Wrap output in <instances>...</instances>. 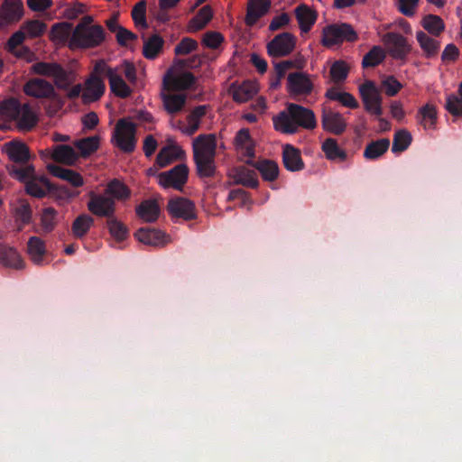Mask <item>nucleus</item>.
Segmentation results:
<instances>
[{
	"label": "nucleus",
	"instance_id": "24",
	"mask_svg": "<svg viewBox=\"0 0 462 462\" xmlns=\"http://www.w3.org/2000/svg\"><path fill=\"white\" fill-rule=\"evenodd\" d=\"M47 169L53 176L69 182L74 188L82 187L85 183L82 175L70 169L61 168L57 165H48Z\"/></svg>",
	"mask_w": 462,
	"mask_h": 462
},
{
	"label": "nucleus",
	"instance_id": "19",
	"mask_svg": "<svg viewBox=\"0 0 462 462\" xmlns=\"http://www.w3.org/2000/svg\"><path fill=\"white\" fill-rule=\"evenodd\" d=\"M168 210L174 217L190 219L195 217L193 202L185 198L171 199L168 203Z\"/></svg>",
	"mask_w": 462,
	"mask_h": 462
},
{
	"label": "nucleus",
	"instance_id": "7",
	"mask_svg": "<svg viewBox=\"0 0 462 462\" xmlns=\"http://www.w3.org/2000/svg\"><path fill=\"white\" fill-rule=\"evenodd\" d=\"M195 82L193 75L183 69L180 62H176L163 77L165 90H183L190 88Z\"/></svg>",
	"mask_w": 462,
	"mask_h": 462
},
{
	"label": "nucleus",
	"instance_id": "32",
	"mask_svg": "<svg viewBox=\"0 0 462 462\" xmlns=\"http://www.w3.org/2000/svg\"><path fill=\"white\" fill-rule=\"evenodd\" d=\"M416 118L424 129H434L438 119L436 106L431 103L422 106L418 110Z\"/></svg>",
	"mask_w": 462,
	"mask_h": 462
},
{
	"label": "nucleus",
	"instance_id": "64",
	"mask_svg": "<svg viewBox=\"0 0 462 462\" xmlns=\"http://www.w3.org/2000/svg\"><path fill=\"white\" fill-rule=\"evenodd\" d=\"M198 47V42L191 38H183L180 42L175 47V53L177 55H187Z\"/></svg>",
	"mask_w": 462,
	"mask_h": 462
},
{
	"label": "nucleus",
	"instance_id": "1",
	"mask_svg": "<svg viewBox=\"0 0 462 462\" xmlns=\"http://www.w3.org/2000/svg\"><path fill=\"white\" fill-rule=\"evenodd\" d=\"M273 120L274 128L282 134H294L299 127L314 129L317 125L313 111L292 103L288 104Z\"/></svg>",
	"mask_w": 462,
	"mask_h": 462
},
{
	"label": "nucleus",
	"instance_id": "63",
	"mask_svg": "<svg viewBox=\"0 0 462 462\" xmlns=\"http://www.w3.org/2000/svg\"><path fill=\"white\" fill-rule=\"evenodd\" d=\"M132 16L135 25L139 28H145L147 26L145 19V3L139 2L132 11Z\"/></svg>",
	"mask_w": 462,
	"mask_h": 462
},
{
	"label": "nucleus",
	"instance_id": "54",
	"mask_svg": "<svg viewBox=\"0 0 462 462\" xmlns=\"http://www.w3.org/2000/svg\"><path fill=\"white\" fill-rule=\"evenodd\" d=\"M22 29L23 30L26 36L30 38H36L40 37L46 32L47 25L45 23L40 20H32L24 23L22 26Z\"/></svg>",
	"mask_w": 462,
	"mask_h": 462
},
{
	"label": "nucleus",
	"instance_id": "50",
	"mask_svg": "<svg viewBox=\"0 0 462 462\" xmlns=\"http://www.w3.org/2000/svg\"><path fill=\"white\" fill-rule=\"evenodd\" d=\"M296 16L302 31L307 32L316 21L314 12L309 7L302 5L296 9Z\"/></svg>",
	"mask_w": 462,
	"mask_h": 462
},
{
	"label": "nucleus",
	"instance_id": "42",
	"mask_svg": "<svg viewBox=\"0 0 462 462\" xmlns=\"http://www.w3.org/2000/svg\"><path fill=\"white\" fill-rule=\"evenodd\" d=\"M212 18V11L210 7L204 6L199 10L198 14L192 18L188 26L187 31L189 32H196L201 29H203L207 23L210 21Z\"/></svg>",
	"mask_w": 462,
	"mask_h": 462
},
{
	"label": "nucleus",
	"instance_id": "26",
	"mask_svg": "<svg viewBox=\"0 0 462 462\" xmlns=\"http://www.w3.org/2000/svg\"><path fill=\"white\" fill-rule=\"evenodd\" d=\"M25 191L36 198L45 196L51 190V183L44 175L34 174L25 185Z\"/></svg>",
	"mask_w": 462,
	"mask_h": 462
},
{
	"label": "nucleus",
	"instance_id": "37",
	"mask_svg": "<svg viewBox=\"0 0 462 462\" xmlns=\"http://www.w3.org/2000/svg\"><path fill=\"white\" fill-rule=\"evenodd\" d=\"M136 213L143 221L153 222L160 215V208L155 200H145L136 208Z\"/></svg>",
	"mask_w": 462,
	"mask_h": 462
},
{
	"label": "nucleus",
	"instance_id": "14",
	"mask_svg": "<svg viewBox=\"0 0 462 462\" xmlns=\"http://www.w3.org/2000/svg\"><path fill=\"white\" fill-rule=\"evenodd\" d=\"M383 42L394 59H405L411 51L406 39L397 33L390 32L383 36Z\"/></svg>",
	"mask_w": 462,
	"mask_h": 462
},
{
	"label": "nucleus",
	"instance_id": "10",
	"mask_svg": "<svg viewBox=\"0 0 462 462\" xmlns=\"http://www.w3.org/2000/svg\"><path fill=\"white\" fill-rule=\"evenodd\" d=\"M55 85L40 78L29 79L23 85V92L25 95L37 99L57 100L59 95L56 92Z\"/></svg>",
	"mask_w": 462,
	"mask_h": 462
},
{
	"label": "nucleus",
	"instance_id": "27",
	"mask_svg": "<svg viewBox=\"0 0 462 462\" xmlns=\"http://www.w3.org/2000/svg\"><path fill=\"white\" fill-rule=\"evenodd\" d=\"M14 120L20 130L28 131L36 125L37 116L28 105L20 106L18 104V112L15 114Z\"/></svg>",
	"mask_w": 462,
	"mask_h": 462
},
{
	"label": "nucleus",
	"instance_id": "15",
	"mask_svg": "<svg viewBox=\"0 0 462 462\" xmlns=\"http://www.w3.org/2000/svg\"><path fill=\"white\" fill-rule=\"evenodd\" d=\"M40 153L42 158L50 156L53 161L66 165H73L79 156L73 147L66 144L56 145Z\"/></svg>",
	"mask_w": 462,
	"mask_h": 462
},
{
	"label": "nucleus",
	"instance_id": "11",
	"mask_svg": "<svg viewBox=\"0 0 462 462\" xmlns=\"http://www.w3.org/2000/svg\"><path fill=\"white\" fill-rule=\"evenodd\" d=\"M87 208L88 211L97 217L110 218L116 211V204L112 198L105 194H97L94 191L88 193Z\"/></svg>",
	"mask_w": 462,
	"mask_h": 462
},
{
	"label": "nucleus",
	"instance_id": "13",
	"mask_svg": "<svg viewBox=\"0 0 462 462\" xmlns=\"http://www.w3.org/2000/svg\"><path fill=\"white\" fill-rule=\"evenodd\" d=\"M1 151L15 163H26L31 159L29 147L20 140H12L4 143Z\"/></svg>",
	"mask_w": 462,
	"mask_h": 462
},
{
	"label": "nucleus",
	"instance_id": "39",
	"mask_svg": "<svg viewBox=\"0 0 462 462\" xmlns=\"http://www.w3.org/2000/svg\"><path fill=\"white\" fill-rule=\"evenodd\" d=\"M10 205L17 221L23 224H27L31 221L32 210L27 200L16 199Z\"/></svg>",
	"mask_w": 462,
	"mask_h": 462
},
{
	"label": "nucleus",
	"instance_id": "20",
	"mask_svg": "<svg viewBox=\"0 0 462 462\" xmlns=\"http://www.w3.org/2000/svg\"><path fill=\"white\" fill-rule=\"evenodd\" d=\"M322 127L327 132L340 134L345 131L346 123L340 113L324 110L322 114Z\"/></svg>",
	"mask_w": 462,
	"mask_h": 462
},
{
	"label": "nucleus",
	"instance_id": "44",
	"mask_svg": "<svg viewBox=\"0 0 462 462\" xmlns=\"http://www.w3.org/2000/svg\"><path fill=\"white\" fill-rule=\"evenodd\" d=\"M106 195L112 198L114 201L125 200L130 197V190L123 182L114 180L107 184Z\"/></svg>",
	"mask_w": 462,
	"mask_h": 462
},
{
	"label": "nucleus",
	"instance_id": "3",
	"mask_svg": "<svg viewBox=\"0 0 462 462\" xmlns=\"http://www.w3.org/2000/svg\"><path fill=\"white\" fill-rule=\"evenodd\" d=\"M216 148L214 134H200L193 140V156L200 176L208 177L214 173Z\"/></svg>",
	"mask_w": 462,
	"mask_h": 462
},
{
	"label": "nucleus",
	"instance_id": "47",
	"mask_svg": "<svg viewBox=\"0 0 462 462\" xmlns=\"http://www.w3.org/2000/svg\"><path fill=\"white\" fill-rule=\"evenodd\" d=\"M322 151L326 158L330 161H343L346 158L345 152L338 146L337 141L333 138H328L322 143Z\"/></svg>",
	"mask_w": 462,
	"mask_h": 462
},
{
	"label": "nucleus",
	"instance_id": "25",
	"mask_svg": "<svg viewBox=\"0 0 462 462\" xmlns=\"http://www.w3.org/2000/svg\"><path fill=\"white\" fill-rule=\"evenodd\" d=\"M0 263L14 269H21L24 266V261L20 253L14 247L4 245H0Z\"/></svg>",
	"mask_w": 462,
	"mask_h": 462
},
{
	"label": "nucleus",
	"instance_id": "5",
	"mask_svg": "<svg viewBox=\"0 0 462 462\" xmlns=\"http://www.w3.org/2000/svg\"><path fill=\"white\" fill-rule=\"evenodd\" d=\"M112 143L124 152H132L134 149L135 125L129 118L117 121L113 132Z\"/></svg>",
	"mask_w": 462,
	"mask_h": 462
},
{
	"label": "nucleus",
	"instance_id": "36",
	"mask_svg": "<svg viewBox=\"0 0 462 462\" xmlns=\"http://www.w3.org/2000/svg\"><path fill=\"white\" fill-rule=\"evenodd\" d=\"M164 40L158 34L146 39L143 42V54L146 59H155L162 51Z\"/></svg>",
	"mask_w": 462,
	"mask_h": 462
},
{
	"label": "nucleus",
	"instance_id": "33",
	"mask_svg": "<svg viewBox=\"0 0 462 462\" xmlns=\"http://www.w3.org/2000/svg\"><path fill=\"white\" fill-rule=\"evenodd\" d=\"M282 159L284 166L289 171H295L303 168L300 151L291 144L283 146Z\"/></svg>",
	"mask_w": 462,
	"mask_h": 462
},
{
	"label": "nucleus",
	"instance_id": "30",
	"mask_svg": "<svg viewBox=\"0 0 462 462\" xmlns=\"http://www.w3.org/2000/svg\"><path fill=\"white\" fill-rule=\"evenodd\" d=\"M270 5V0H250L245 17L246 23L254 25L261 16L267 13Z\"/></svg>",
	"mask_w": 462,
	"mask_h": 462
},
{
	"label": "nucleus",
	"instance_id": "45",
	"mask_svg": "<svg viewBox=\"0 0 462 462\" xmlns=\"http://www.w3.org/2000/svg\"><path fill=\"white\" fill-rule=\"evenodd\" d=\"M421 26L430 34L438 36L445 29L443 20L435 14L425 15L420 22Z\"/></svg>",
	"mask_w": 462,
	"mask_h": 462
},
{
	"label": "nucleus",
	"instance_id": "59",
	"mask_svg": "<svg viewBox=\"0 0 462 462\" xmlns=\"http://www.w3.org/2000/svg\"><path fill=\"white\" fill-rule=\"evenodd\" d=\"M385 58L384 51L379 47L374 46L363 59L364 67H374L381 63Z\"/></svg>",
	"mask_w": 462,
	"mask_h": 462
},
{
	"label": "nucleus",
	"instance_id": "60",
	"mask_svg": "<svg viewBox=\"0 0 462 462\" xmlns=\"http://www.w3.org/2000/svg\"><path fill=\"white\" fill-rule=\"evenodd\" d=\"M349 67L342 60L334 62L330 68V77L334 82L344 81L348 74Z\"/></svg>",
	"mask_w": 462,
	"mask_h": 462
},
{
	"label": "nucleus",
	"instance_id": "18",
	"mask_svg": "<svg viewBox=\"0 0 462 462\" xmlns=\"http://www.w3.org/2000/svg\"><path fill=\"white\" fill-rule=\"evenodd\" d=\"M313 84L308 75L296 72L288 76V92L291 95H308L312 90Z\"/></svg>",
	"mask_w": 462,
	"mask_h": 462
},
{
	"label": "nucleus",
	"instance_id": "55",
	"mask_svg": "<svg viewBox=\"0 0 462 462\" xmlns=\"http://www.w3.org/2000/svg\"><path fill=\"white\" fill-rule=\"evenodd\" d=\"M412 140L411 134L407 130H400L395 133L393 143V152H403L411 144Z\"/></svg>",
	"mask_w": 462,
	"mask_h": 462
},
{
	"label": "nucleus",
	"instance_id": "4",
	"mask_svg": "<svg viewBox=\"0 0 462 462\" xmlns=\"http://www.w3.org/2000/svg\"><path fill=\"white\" fill-rule=\"evenodd\" d=\"M30 71L35 75L52 79L53 84L60 89L68 88L74 81L72 73L57 62H35L31 66Z\"/></svg>",
	"mask_w": 462,
	"mask_h": 462
},
{
	"label": "nucleus",
	"instance_id": "49",
	"mask_svg": "<svg viewBox=\"0 0 462 462\" xmlns=\"http://www.w3.org/2000/svg\"><path fill=\"white\" fill-rule=\"evenodd\" d=\"M255 168L260 171L265 180L272 181L278 177L279 168L276 162L263 160L256 162Z\"/></svg>",
	"mask_w": 462,
	"mask_h": 462
},
{
	"label": "nucleus",
	"instance_id": "41",
	"mask_svg": "<svg viewBox=\"0 0 462 462\" xmlns=\"http://www.w3.org/2000/svg\"><path fill=\"white\" fill-rule=\"evenodd\" d=\"M326 97L334 101L339 102L346 107L356 108L358 107V102L353 95L350 93L341 91L337 88H330L326 92Z\"/></svg>",
	"mask_w": 462,
	"mask_h": 462
},
{
	"label": "nucleus",
	"instance_id": "62",
	"mask_svg": "<svg viewBox=\"0 0 462 462\" xmlns=\"http://www.w3.org/2000/svg\"><path fill=\"white\" fill-rule=\"evenodd\" d=\"M223 42L224 37L218 32H207L202 37V44L212 50H217Z\"/></svg>",
	"mask_w": 462,
	"mask_h": 462
},
{
	"label": "nucleus",
	"instance_id": "34",
	"mask_svg": "<svg viewBox=\"0 0 462 462\" xmlns=\"http://www.w3.org/2000/svg\"><path fill=\"white\" fill-rule=\"evenodd\" d=\"M107 77L111 91L120 97H126L131 94L130 88L122 79L116 69H108Z\"/></svg>",
	"mask_w": 462,
	"mask_h": 462
},
{
	"label": "nucleus",
	"instance_id": "51",
	"mask_svg": "<svg viewBox=\"0 0 462 462\" xmlns=\"http://www.w3.org/2000/svg\"><path fill=\"white\" fill-rule=\"evenodd\" d=\"M388 139H381L368 144L365 150L364 155L366 159H376L383 155L389 148Z\"/></svg>",
	"mask_w": 462,
	"mask_h": 462
},
{
	"label": "nucleus",
	"instance_id": "38",
	"mask_svg": "<svg viewBox=\"0 0 462 462\" xmlns=\"http://www.w3.org/2000/svg\"><path fill=\"white\" fill-rule=\"evenodd\" d=\"M18 112V102L14 99L0 103V129L5 128L8 122L14 120Z\"/></svg>",
	"mask_w": 462,
	"mask_h": 462
},
{
	"label": "nucleus",
	"instance_id": "21",
	"mask_svg": "<svg viewBox=\"0 0 462 462\" xmlns=\"http://www.w3.org/2000/svg\"><path fill=\"white\" fill-rule=\"evenodd\" d=\"M24 13L22 0H4L0 6V14L7 24L18 22Z\"/></svg>",
	"mask_w": 462,
	"mask_h": 462
},
{
	"label": "nucleus",
	"instance_id": "40",
	"mask_svg": "<svg viewBox=\"0 0 462 462\" xmlns=\"http://www.w3.org/2000/svg\"><path fill=\"white\" fill-rule=\"evenodd\" d=\"M416 38L426 57L430 58L438 53L440 46L438 41L430 37L422 31L417 32Z\"/></svg>",
	"mask_w": 462,
	"mask_h": 462
},
{
	"label": "nucleus",
	"instance_id": "12",
	"mask_svg": "<svg viewBox=\"0 0 462 462\" xmlns=\"http://www.w3.org/2000/svg\"><path fill=\"white\" fill-rule=\"evenodd\" d=\"M75 26L68 22L54 23L50 32V41L57 47L66 46L70 50V42L74 38Z\"/></svg>",
	"mask_w": 462,
	"mask_h": 462
},
{
	"label": "nucleus",
	"instance_id": "29",
	"mask_svg": "<svg viewBox=\"0 0 462 462\" xmlns=\"http://www.w3.org/2000/svg\"><path fill=\"white\" fill-rule=\"evenodd\" d=\"M235 144L237 152L245 158L251 159L254 156V142L247 129L243 128L238 131Z\"/></svg>",
	"mask_w": 462,
	"mask_h": 462
},
{
	"label": "nucleus",
	"instance_id": "22",
	"mask_svg": "<svg viewBox=\"0 0 462 462\" xmlns=\"http://www.w3.org/2000/svg\"><path fill=\"white\" fill-rule=\"evenodd\" d=\"M230 91L235 101L238 103H245L257 94L259 91V85L256 81H244L241 84H233Z\"/></svg>",
	"mask_w": 462,
	"mask_h": 462
},
{
	"label": "nucleus",
	"instance_id": "17",
	"mask_svg": "<svg viewBox=\"0 0 462 462\" xmlns=\"http://www.w3.org/2000/svg\"><path fill=\"white\" fill-rule=\"evenodd\" d=\"M105 83L96 74H92L84 83L82 101L89 104L98 100L105 92Z\"/></svg>",
	"mask_w": 462,
	"mask_h": 462
},
{
	"label": "nucleus",
	"instance_id": "16",
	"mask_svg": "<svg viewBox=\"0 0 462 462\" xmlns=\"http://www.w3.org/2000/svg\"><path fill=\"white\" fill-rule=\"evenodd\" d=\"M294 47V37L288 32H284L275 36L268 43L267 51L270 56L282 57L291 52Z\"/></svg>",
	"mask_w": 462,
	"mask_h": 462
},
{
	"label": "nucleus",
	"instance_id": "43",
	"mask_svg": "<svg viewBox=\"0 0 462 462\" xmlns=\"http://www.w3.org/2000/svg\"><path fill=\"white\" fill-rule=\"evenodd\" d=\"M7 171L12 178L23 183L24 186L29 182V180L34 176L36 172L32 164H27L23 167L12 165L7 167Z\"/></svg>",
	"mask_w": 462,
	"mask_h": 462
},
{
	"label": "nucleus",
	"instance_id": "31",
	"mask_svg": "<svg viewBox=\"0 0 462 462\" xmlns=\"http://www.w3.org/2000/svg\"><path fill=\"white\" fill-rule=\"evenodd\" d=\"M206 114L205 106H198L196 107L187 117L186 124H183L179 126L180 131L186 135H192L195 134L201 123L202 117Z\"/></svg>",
	"mask_w": 462,
	"mask_h": 462
},
{
	"label": "nucleus",
	"instance_id": "53",
	"mask_svg": "<svg viewBox=\"0 0 462 462\" xmlns=\"http://www.w3.org/2000/svg\"><path fill=\"white\" fill-rule=\"evenodd\" d=\"M106 225L111 236L114 237L115 240L120 242L127 237V228L122 222H120L114 216L107 219Z\"/></svg>",
	"mask_w": 462,
	"mask_h": 462
},
{
	"label": "nucleus",
	"instance_id": "6",
	"mask_svg": "<svg viewBox=\"0 0 462 462\" xmlns=\"http://www.w3.org/2000/svg\"><path fill=\"white\" fill-rule=\"evenodd\" d=\"M358 92L365 111L371 115L381 116L383 115V96L376 84L372 80H365L359 85Z\"/></svg>",
	"mask_w": 462,
	"mask_h": 462
},
{
	"label": "nucleus",
	"instance_id": "35",
	"mask_svg": "<svg viewBox=\"0 0 462 462\" xmlns=\"http://www.w3.org/2000/svg\"><path fill=\"white\" fill-rule=\"evenodd\" d=\"M27 252L31 260L35 264H42L43 263L46 249L44 243L41 238L36 236L31 237L28 241Z\"/></svg>",
	"mask_w": 462,
	"mask_h": 462
},
{
	"label": "nucleus",
	"instance_id": "23",
	"mask_svg": "<svg viewBox=\"0 0 462 462\" xmlns=\"http://www.w3.org/2000/svg\"><path fill=\"white\" fill-rule=\"evenodd\" d=\"M134 236L139 242L152 246H162L170 242L166 234L155 229L141 228Z\"/></svg>",
	"mask_w": 462,
	"mask_h": 462
},
{
	"label": "nucleus",
	"instance_id": "46",
	"mask_svg": "<svg viewBox=\"0 0 462 462\" xmlns=\"http://www.w3.org/2000/svg\"><path fill=\"white\" fill-rule=\"evenodd\" d=\"M163 105L165 109L172 114L182 109L186 101L184 94H162Z\"/></svg>",
	"mask_w": 462,
	"mask_h": 462
},
{
	"label": "nucleus",
	"instance_id": "28",
	"mask_svg": "<svg viewBox=\"0 0 462 462\" xmlns=\"http://www.w3.org/2000/svg\"><path fill=\"white\" fill-rule=\"evenodd\" d=\"M183 155L184 152L180 146L177 144L168 145L160 151L156 158V162L161 168H163L181 159Z\"/></svg>",
	"mask_w": 462,
	"mask_h": 462
},
{
	"label": "nucleus",
	"instance_id": "52",
	"mask_svg": "<svg viewBox=\"0 0 462 462\" xmlns=\"http://www.w3.org/2000/svg\"><path fill=\"white\" fill-rule=\"evenodd\" d=\"M93 223H94V219L92 217H90L87 214H82V215L79 216L75 219V221L73 222V225H72L73 234L77 237H82L89 230V228L91 227Z\"/></svg>",
	"mask_w": 462,
	"mask_h": 462
},
{
	"label": "nucleus",
	"instance_id": "48",
	"mask_svg": "<svg viewBox=\"0 0 462 462\" xmlns=\"http://www.w3.org/2000/svg\"><path fill=\"white\" fill-rule=\"evenodd\" d=\"M100 144V137L94 135L80 139L75 143L76 148L83 157H87L97 150Z\"/></svg>",
	"mask_w": 462,
	"mask_h": 462
},
{
	"label": "nucleus",
	"instance_id": "9",
	"mask_svg": "<svg viewBox=\"0 0 462 462\" xmlns=\"http://www.w3.org/2000/svg\"><path fill=\"white\" fill-rule=\"evenodd\" d=\"M357 35L354 29L346 24H333L324 28L322 43L327 47H332L344 41L353 42Z\"/></svg>",
	"mask_w": 462,
	"mask_h": 462
},
{
	"label": "nucleus",
	"instance_id": "58",
	"mask_svg": "<svg viewBox=\"0 0 462 462\" xmlns=\"http://www.w3.org/2000/svg\"><path fill=\"white\" fill-rule=\"evenodd\" d=\"M459 97L449 96L447 97L445 107L455 116H462V82L458 88Z\"/></svg>",
	"mask_w": 462,
	"mask_h": 462
},
{
	"label": "nucleus",
	"instance_id": "57",
	"mask_svg": "<svg viewBox=\"0 0 462 462\" xmlns=\"http://www.w3.org/2000/svg\"><path fill=\"white\" fill-rule=\"evenodd\" d=\"M41 226L43 230L51 231L57 223V211L51 207L45 208L41 213Z\"/></svg>",
	"mask_w": 462,
	"mask_h": 462
},
{
	"label": "nucleus",
	"instance_id": "56",
	"mask_svg": "<svg viewBox=\"0 0 462 462\" xmlns=\"http://www.w3.org/2000/svg\"><path fill=\"white\" fill-rule=\"evenodd\" d=\"M381 87L388 97H394L403 86L395 77L383 76L381 79Z\"/></svg>",
	"mask_w": 462,
	"mask_h": 462
},
{
	"label": "nucleus",
	"instance_id": "2",
	"mask_svg": "<svg viewBox=\"0 0 462 462\" xmlns=\"http://www.w3.org/2000/svg\"><path fill=\"white\" fill-rule=\"evenodd\" d=\"M73 35L70 51L95 49L106 42L105 29L96 23L90 15H85L80 19L75 25Z\"/></svg>",
	"mask_w": 462,
	"mask_h": 462
},
{
	"label": "nucleus",
	"instance_id": "8",
	"mask_svg": "<svg viewBox=\"0 0 462 462\" xmlns=\"http://www.w3.org/2000/svg\"><path fill=\"white\" fill-rule=\"evenodd\" d=\"M189 169L186 164H178L174 168L156 175L158 184L163 189L181 190L187 183Z\"/></svg>",
	"mask_w": 462,
	"mask_h": 462
},
{
	"label": "nucleus",
	"instance_id": "61",
	"mask_svg": "<svg viewBox=\"0 0 462 462\" xmlns=\"http://www.w3.org/2000/svg\"><path fill=\"white\" fill-rule=\"evenodd\" d=\"M236 180L237 182L252 188L256 187L258 184L255 173L245 168L237 170Z\"/></svg>",
	"mask_w": 462,
	"mask_h": 462
}]
</instances>
